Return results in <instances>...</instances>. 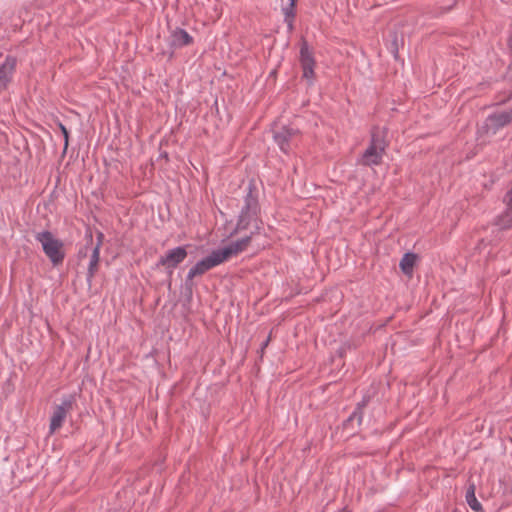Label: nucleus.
Wrapping results in <instances>:
<instances>
[{"mask_svg": "<svg viewBox=\"0 0 512 512\" xmlns=\"http://www.w3.org/2000/svg\"><path fill=\"white\" fill-rule=\"evenodd\" d=\"M17 60L14 56H7L0 64V93L5 90L13 78Z\"/></svg>", "mask_w": 512, "mask_h": 512, "instance_id": "9b49d317", "label": "nucleus"}, {"mask_svg": "<svg viewBox=\"0 0 512 512\" xmlns=\"http://www.w3.org/2000/svg\"><path fill=\"white\" fill-rule=\"evenodd\" d=\"M188 255L185 246H177L169 249L156 263V267H164L167 274L171 276L177 266L182 263Z\"/></svg>", "mask_w": 512, "mask_h": 512, "instance_id": "20e7f679", "label": "nucleus"}, {"mask_svg": "<svg viewBox=\"0 0 512 512\" xmlns=\"http://www.w3.org/2000/svg\"><path fill=\"white\" fill-rule=\"evenodd\" d=\"M386 147L385 131L373 128L369 145L358 160L359 164L369 167L381 164Z\"/></svg>", "mask_w": 512, "mask_h": 512, "instance_id": "f03ea898", "label": "nucleus"}, {"mask_svg": "<svg viewBox=\"0 0 512 512\" xmlns=\"http://www.w3.org/2000/svg\"><path fill=\"white\" fill-rule=\"evenodd\" d=\"M58 126L64 136V150H66L67 146H68V138H69L68 130L62 123H59Z\"/></svg>", "mask_w": 512, "mask_h": 512, "instance_id": "6ab92c4d", "label": "nucleus"}, {"mask_svg": "<svg viewBox=\"0 0 512 512\" xmlns=\"http://www.w3.org/2000/svg\"><path fill=\"white\" fill-rule=\"evenodd\" d=\"M35 240L42 246L44 254L54 266L61 264L65 258L62 240L56 238L50 231L44 230L35 235Z\"/></svg>", "mask_w": 512, "mask_h": 512, "instance_id": "7ed1b4c3", "label": "nucleus"}, {"mask_svg": "<svg viewBox=\"0 0 512 512\" xmlns=\"http://www.w3.org/2000/svg\"><path fill=\"white\" fill-rule=\"evenodd\" d=\"M74 402V395H65L62 397L61 403L56 405L50 418V434H53L56 430L62 427L68 412L72 410Z\"/></svg>", "mask_w": 512, "mask_h": 512, "instance_id": "423d86ee", "label": "nucleus"}, {"mask_svg": "<svg viewBox=\"0 0 512 512\" xmlns=\"http://www.w3.org/2000/svg\"><path fill=\"white\" fill-rule=\"evenodd\" d=\"M104 235L102 232L97 233V243L96 245H99V250L101 249L102 243H103Z\"/></svg>", "mask_w": 512, "mask_h": 512, "instance_id": "412c9836", "label": "nucleus"}, {"mask_svg": "<svg viewBox=\"0 0 512 512\" xmlns=\"http://www.w3.org/2000/svg\"><path fill=\"white\" fill-rule=\"evenodd\" d=\"M296 0H289V5L295 6Z\"/></svg>", "mask_w": 512, "mask_h": 512, "instance_id": "5701e85b", "label": "nucleus"}, {"mask_svg": "<svg viewBox=\"0 0 512 512\" xmlns=\"http://www.w3.org/2000/svg\"><path fill=\"white\" fill-rule=\"evenodd\" d=\"M294 7L295 6L288 5L282 9L284 17H285V22L287 23L289 29L293 28V20L295 17Z\"/></svg>", "mask_w": 512, "mask_h": 512, "instance_id": "f3484780", "label": "nucleus"}, {"mask_svg": "<svg viewBox=\"0 0 512 512\" xmlns=\"http://www.w3.org/2000/svg\"><path fill=\"white\" fill-rule=\"evenodd\" d=\"M268 342H269V338H267L266 341L263 342L262 349H264L268 345Z\"/></svg>", "mask_w": 512, "mask_h": 512, "instance_id": "4be33fe9", "label": "nucleus"}, {"mask_svg": "<svg viewBox=\"0 0 512 512\" xmlns=\"http://www.w3.org/2000/svg\"><path fill=\"white\" fill-rule=\"evenodd\" d=\"M465 499L468 504V506L475 512L482 511V505L477 500L475 495V485L470 484L469 487L466 490Z\"/></svg>", "mask_w": 512, "mask_h": 512, "instance_id": "2eb2a0df", "label": "nucleus"}, {"mask_svg": "<svg viewBox=\"0 0 512 512\" xmlns=\"http://www.w3.org/2000/svg\"><path fill=\"white\" fill-rule=\"evenodd\" d=\"M417 255L412 252H407L404 254L402 259L400 260L399 266L402 272L405 275L411 276L413 273V267L416 263Z\"/></svg>", "mask_w": 512, "mask_h": 512, "instance_id": "4468645a", "label": "nucleus"}, {"mask_svg": "<svg viewBox=\"0 0 512 512\" xmlns=\"http://www.w3.org/2000/svg\"><path fill=\"white\" fill-rule=\"evenodd\" d=\"M193 38L189 35V33L182 29L176 28L172 31L170 36V46L173 48H181L192 43Z\"/></svg>", "mask_w": 512, "mask_h": 512, "instance_id": "f8f14e48", "label": "nucleus"}, {"mask_svg": "<svg viewBox=\"0 0 512 512\" xmlns=\"http://www.w3.org/2000/svg\"><path fill=\"white\" fill-rule=\"evenodd\" d=\"M299 61L303 71V78L311 85L314 82V68L316 61L308 43L303 40L300 45Z\"/></svg>", "mask_w": 512, "mask_h": 512, "instance_id": "0eeeda50", "label": "nucleus"}, {"mask_svg": "<svg viewBox=\"0 0 512 512\" xmlns=\"http://www.w3.org/2000/svg\"><path fill=\"white\" fill-rule=\"evenodd\" d=\"M298 134V130L291 126H283L279 131L273 135L274 140L280 150L288 154L290 151V142Z\"/></svg>", "mask_w": 512, "mask_h": 512, "instance_id": "9d476101", "label": "nucleus"}, {"mask_svg": "<svg viewBox=\"0 0 512 512\" xmlns=\"http://www.w3.org/2000/svg\"><path fill=\"white\" fill-rule=\"evenodd\" d=\"M497 224L502 229H508L512 226V213L508 212V210L505 211L501 216H499Z\"/></svg>", "mask_w": 512, "mask_h": 512, "instance_id": "a211bd4d", "label": "nucleus"}, {"mask_svg": "<svg viewBox=\"0 0 512 512\" xmlns=\"http://www.w3.org/2000/svg\"><path fill=\"white\" fill-rule=\"evenodd\" d=\"M512 123V106L490 114L485 120L487 132L495 134L499 129Z\"/></svg>", "mask_w": 512, "mask_h": 512, "instance_id": "6e6552de", "label": "nucleus"}, {"mask_svg": "<svg viewBox=\"0 0 512 512\" xmlns=\"http://www.w3.org/2000/svg\"><path fill=\"white\" fill-rule=\"evenodd\" d=\"M368 401H369V398L364 397L363 400L357 404V407L355 408V410L349 417V420L357 419L358 423L360 424L362 422V418H363L362 409H363V407L366 406Z\"/></svg>", "mask_w": 512, "mask_h": 512, "instance_id": "dca6fc26", "label": "nucleus"}, {"mask_svg": "<svg viewBox=\"0 0 512 512\" xmlns=\"http://www.w3.org/2000/svg\"><path fill=\"white\" fill-rule=\"evenodd\" d=\"M507 210L512 213V189L506 194Z\"/></svg>", "mask_w": 512, "mask_h": 512, "instance_id": "aec40b11", "label": "nucleus"}, {"mask_svg": "<svg viewBox=\"0 0 512 512\" xmlns=\"http://www.w3.org/2000/svg\"><path fill=\"white\" fill-rule=\"evenodd\" d=\"M99 259H100L99 245H95V247L93 248L92 253L90 255L88 269H87L86 280L88 283H91V281L97 271Z\"/></svg>", "mask_w": 512, "mask_h": 512, "instance_id": "ddd939ff", "label": "nucleus"}, {"mask_svg": "<svg viewBox=\"0 0 512 512\" xmlns=\"http://www.w3.org/2000/svg\"><path fill=\"white\" fill-rule=\"evenodd\" d=\"M224 261L218 250H213L208 256L199 260L192 266L186 276V284L191 282L195 277L205 274L210 269L222 264Z\"/></svg>", "mask_w": 512, "mask_h": 512, "instance_id": "39448f33", "label": "nucleus"}, {"mask_svg": "<svg viewBox=\"0 0 512 512\" xmlns=\"http://www.w3.org/2000/svg\"><path fill=\"white\" fill-rule=\"evenodd\" d=\"M260 205L256 190L252 184H249L244 196V203L238 215L237 223L230 236L240 231L252 228L251 234H258L261 230L262 221L259 218Z\"/></svg>", "mask_w": 512, "mask_h": 512, "instance_id": "f257e3e1", "label": "nucleus"}, {"mask_svg": "<svg viewBox=\"0 0 512 512\" xmlns=\"http://www.w3.org/2000/svg\"><path fill=\"white\" fill-rule=\"evenodd\" d=\"M253 235L254 234L250 233V235L242 237L236 241H232L228 245H226L220 249H217L220 256L222 257L223 261L225 262L230 257L237 255V254L243 252L244 250H246Z\"/></svg>", "mask_w": 512, "mask_h": 512, "instance_id": "1a4fd4ad", "label": "nucleus"}]
</instances>
